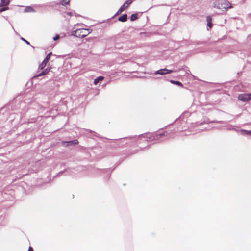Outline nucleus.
Masks as SVG:
<instances>
[{"instance_id":"nucleus-1","label":"nucleus","mask_w":251,"mask_h":251,"mask_svg":"<svg viewBox=\"0 0 251 251\" xmlns=\"http://www.w3.org/2000/svg\"><path fill=\"white\" fill-rule=\"evenodd\" d=\"M167 135L166 131H164L162 133H155L153 135L151 136V134L145 133L141 134L139 135L130 136L126 137L121 138L117 139H109L111 143H116V146L120 148L124 147L125 144L123 142L126 139H135L137 140L140 138H144L146 139H151V140H154L156 143H160L163 141L164 137Z\"/></svg>"},{"instance_id":"nucleus-2","label":"nucleus","mask_w":251,"mask_h":251,"mask_svg":"<svg viewBox=\"0 0 251 251\" xmlns=\"http://www.w3.org/2000/svg\"><path fill=\"white\" fill-rule=\"evenodd\" d=\"M25 107V102H18L17 104H13V108L15 109L14 111L9 109V114L8 115V120L10 122L16 121L15 124L19 122L20 121L23 120L24 119V111H20L21 107Z\"/></svg>"},{"instance_id":"nucleus-3","label":"nucleus","mask_w":251,"mask_h":251,"mask_svg":"<svg viewBox=\"0 0 251 251\" xmlns=\"http://www.w3.org/2000/svg\"><path fill=\"white\" fill-rule=\"evenodd\" d=\"M13 107V102H12L0 109V126L8 120L9 109L11 108L12 111L15 110Z\"/></svg>"},{"instance_id":"nucleus-4","label":"nucleus","mask_w":251,"mask_h":251,"mask_svg":"<svg viewBox=\"0 0 251 251\" xmlns=\"http://www.w3.org/2000/svg\"><path fill=\"white\" fill-rule=\"evenodd\" d=\"M34 112H35V110L32 108H28L26 109L25 111H24L23 123H25L27 121L28 123H35L38 117L36 115H31Z\"/></svg>"},{"instance_id":"nucleus-5","label":"nucleus","mask_w":251,"mask_h":251,"mask_svg":"<svg viewBox=\"0 0 251 251\" xmlns=\"http://www.w3.org/2000/svg\"><path fill=\"white\" fill-rule=\"evenodd\" d=\"M214 7L219 9L227 11L232 7L231 4L227 0H216L214 2Z\"/></svg>"},{"instance_id":"nucleus-6","label":"nucleus","mask_w":251,"mask_h":251,"mask_svg":"<svg viewBox=\"0 0 251 251\" xmlns=\"http://www.w3.org/2000/svg\"><path fill=\"white\" fill-rule=\"evenodd\" d=\"M51 67H48L44 70H41L42 71H38L36 74L34 75L32 79L29 80L26 84V86L27 87H29L33 84V80L38 77L46 75L49 73V72L51 71Z\"/></svg>"},{"instance_id":"nucleus-7","label":"nucleus","mask_w":251,"mask_h":251,"mask_svg":"<svg viewBox=\"0 0 251 251\" xmlns=\"http://www.w3.org/2000/svg\"><path fill=\"white\" fill-rule=\"evenodd\" d=\"M226 116L225 118L226 119H227V121H217V120H213L211 121L209 119H207L206 120H205L203 122H197L196 123V125L197 126H198L199 125H201L203 123H218V124H227L229 122L231 121L233 118V116L230 114L226 113Z\"/></svg>"},{"instance_id":"nucleus-8","label":"nucleus","mask_w":251,"mask_h":251,"mask_svg":"<svg viewBox=\"0 0 251 251\" xmlns=\"http://www.w3.org/2000/svg\"><path fill=\"white\" fill-rule=\"evenodd\" d=\"M132 3V0H127L124 4L120 7L117 12L110 18L107 19L106 21H104L103 23L106 22L110 25L111 23L112 20L117 15L120 14L124 10L127 8Z\"/></svg>"},{"instance_id":"nucleus-9","label":"nucleus","mask_w":251,"mask_h":251,"mask_svg":"<svg viewBox=\"0 0 251 251\" xmlns=\"http://www.w3.org/2000/svg\"><path fill=\"white\" fill-rule=\"evenodd\" d=\"M11 0H0V12H2L9 9L8 5Z\"/></svg>"},{"instance_id":"nucleus-10","label":"nucleus","mask_w":251,"mask_h":251,"mask_svg":"<svg viewBox=\"0 0 251 251\" xmlns=\"http://www.w3.org/2000/svg\"><path fill=\"white\" fill-rule=\"evenodd\" d=\"M238 98L239 100L247 102L251 100V93L240 94L238 95Z\"/></svg>"},{"instance_id":"nucleus-11","label":"nucleus","mask_w":251,"mask_h":251,"mask_svg":"<svg viewBox=\"0 0 251 251\" xmlns=\"http://www.w3.org/2000/svg\"><path fill=\"white\" fill-rule=\"evenodd\" d=\"M53 55L51 52H49L45 57L42 63L39 65L38 69L43 70L47 65V63L50 60V56Z\"/></svg>"},{"instance_id":"nucleus-12","label":"nucleus","mask_w":251,"mask_h":251,"mask_svg":"<svg viewBox=\"0 0 251 251\" xmlns=\"http://www.w3.org/2000/svg\"><path fill=\"white\" fill-rule=\"evenodd\" d=\"M79 141L77 139H73L72 140L67 141H62L61 142L62 145L64 147H68L70 146H73L78 144Z\"/></svg>"},{"instance_id":"nucleus-13","label":"nucleus","mask_w":251,"mask_h":251,"mask_svg":"<svg viewBox=\"0 0 251 251\" xmlns=\"http://www.w3.org/2000/svg\"><path fill=\"white\" fill-rule=\"evenodd\" d=\"M182 41L171 40L169 43V48H171L172 46H173L172 48L175 50H177L180 47L179 44Z\"/></svg>"},{"instance_id":"nucleus-14","label":"nucleus","mask_w":251,"mask_h":251,"mask_svg":"<svg viewBox=\"0 0 251 251\" xmlns=\"http://www.w3.org/2000/svg\"><path fill=\"white\" fill-rule=\"evenodd\" d=\"M59 6V3L56 1H51L43 4L41 5V7H48L51 8L56 7Z\"/></svg>"},{"instance_id":"nucleus-15","label":"nucleus","mask_w":251,"mask_h":251,"mask_svg":"<svg viewBox=\"0 0 251 251\" xmlns=\"http://www.w3.org/2000/svg\"><path fill=\"white\" fill-rule=\"evenodd\" d=\"M206 21H207V30L209 31L213 26L212 24V18L211 16L208 15L206 16Z\"/></svg>"},{"instance_id":"nucleus-16","label":"nucleus","mask_w":251,"mask_h":251,"mask_svg":"<svg viewBox=\"0 0 251 251\" xmlns=\"http://www.w3.org/2000/svg\"><path fill=\"white\" fill-rule=\"evenodd\" d=\"M115 167L114 168L112 169L110 168H107V169H99V170L101 171V172L103 174H107L108 178H110L111 176V173L113 172V171L115 169Z\"/></svg>"},{"instance_id":"nucleus-17","label":"nucleus","mask_w":251,"mask_h":251,"mask_svg":"<svg viewBox=\"0 0 251 251\" xmlns=\"http://www.w3.org/2000/svg\"><path fill=\"white\" fill-rule=\"evenodd\" d=\"M78 30V38H84L88 35L86 28H79Z\"/></svg>"},{"instance_id":"nucleus-18","label":"nucleus","mask_w":251,"mask_h":251,"mask_svg":"<svg viewBox=\"0 0 251 251\" xmlns=\"http://www.w3.org/2000/svg\"><path fill=\"white\" fill-rule=\"evenodd\" d=\"M143 12H136V13L132 14L130 17V21H134L137 20L139 16V15H140V16H141L142 14H143Z\"/></svg>"},{"instance_id":"nucleus-19","label":"nucleus","mask_w":251,"mask_h":251,"mask_svg":"<svg viewBox=\"0 0 251 251\" xmlns=\"http://www.w3.org/2000/svg\"><path fill=\"white\" fill-rule=\"evenodd\" d=\"M239 132L243 136H251V130H246L244 129H239Z\"/></svg>"},{"instance_id":"nucleus-20","label":"nucleus","mask_w":251,"mask_h":251,"mask_svg":"<svg viewBox=\"0 0 251 251\" xmlns=\"http://www.w3.org/2000/svg\"><path fill=\"white\" fill-rule=\"evenodd\" d=\"M127 14L125 13L119 16L118 18V20L121 22H125L127 20Z\"/></svg>"},{"instance_id":"nucleus-21","label":"nucleus","mask_w":251,"mask_h":251,"mask_svg":"<svg viewBox=\"0 0 251 251\" xmlns=\"http://www.w3.org/2000/svg\"><path fill=\"white\" fill-rule=\"evenodd\" d=\"M226 130L228 131L234 130L236 132H239V129H237V126L230 124L227 126Z\"/></svg>"},{"instance_id":"nucleus-22","label":"nucleus","mask_w":251,"mask_h":251,"mask_svg":"<svg viewBox=\"0 0 251 251\" xmlns=\"http://www.w3.org/2000/svg\"><path fill=\"white\" fill-rule=\"evenodd\" d=\"M154 74L160 75H166L165 68L155 71L154 73Z\"/></svg>"},{"instance_id":"nucleus-23","label":"nucleus","mask_w":251,"mask_h":251,"mask_svg":"<svg viewBox=\"0 0 251 251\" xmlns=\"http://www.w3.org/2000/svg\"><path fill=\"white\" fill-rule=\"evenodd\" d=\"M36 10L31 6H27L24 9V12H35Z\"/></svg>"},{"instance_id":"nucleus-24","label":"nucleus","mask_w":251,"mask_h":251,"mask_svg":"<svg viewBox=\"0 0 251 251\" xmlns=\"http://www.w3.org/2000/svg\"><path fill=\"white\" fill-rule=\"evenodd\" d=\"M104 79V77L103 76H99L96 78L94 80V84L95 85H98L100 83V82Z\"/></svg>"},{"instance_id":"nucleus-25","label":"nucleus","mask_w":251,"mask_h":251,"mask_svg":"<svg viewBox=\"0 0 251 251\" xmlns=\"http://www.w3.org/2000/svg\"><path fill=\"white\" fill-rule=\"evenodd\" d=\"M170 82L173 84H175V85H177L178 86H180L181 87H183V84L181 82H180L179 81H178V80H170Z\"/></svg>"},{"instance_id":"nucleus-26","label":"nucleus","mask_w":251,"mask_h":251,"mask_svg":"<svg viewBox=\"0 0 251 251\" xmlns=\"http://www.w3.org/2000/svg\"><path fill=\"white\" fill-rule=\"evenodd\" d=\"M70 170V168H67L66 169H64L62 171H60L59 173H58V174H57L56 176H61L62 174H63L64 173H66V175H70V173L69 172V170Z\"/></svg>"},{"instance_id":"nucleus-27","label":"nucleus","mask_w":251,"mask_h":251,"mask_svg":"<svg viewBox=\"0 0 251 251\" xmlns=\"http://www.w3.org/2000/svg\"><path fill=\"white\" fill-rule=\"evenodd\" d=\"M86 130L88 132L92 133L93 136L97 137L98 138H100V135L96 133L95 131L89 129H87Z\"/></svg>"},{"instance_id":"nucleus-28","label":"nucleus","mask_w":251,"mask_h":251,"mask_svg":"<svg viewBox=\"0 0 251 251\" xmlns=\"http://www.w3.org/2000/svg\"><path fill=\"white\" fill-rule=\"evenodd\" d=\"M70 1V0H61L59 2V4H60L62 6H66L69 4Z\"/></svg>"},{"instance_id":"nucleus-29","label":"nucleus","mask_w":251,"mask_h":251,"mask_svg":"<svg viewBox=\"0 0 251 251\" xmlns=\"http://www.w3.org/2000/svg\"><path fill=\"white\" fill-rule=\"evenodd\" d=\"M78 30H79L78 29H77L71 32V35L78 38V34L79 32Z\"/></svg>"},{"instance_id":"nucleus-30","label":"nucleus","mask_w":251,"mask_h":251,"mask_svg":"<svg viewBox=\"0 0 251 251\" xmlns=\"http://www.w3.org/2000/svg\"><path fill=\"white\" fill-rule=\"evenodd\" d=\"M182 71H183L184 72H185V73L186 74H188L190 72L188 67L185 65H184L183 66H182Z\"/></svg>"},{"instance_id":"nucleus-31","label":"nucleus","mask_w":251,"mask_h":251,"mask_svg":"<svg viewBox=\"0 0 251 251\" xmlns=\"http://www.w3.org/2000/svg\"><path fill=\"white\" fill-rule=\"evenodd\" d=\"M20 39L24 41L25 43L27 45H30V42L29 41H28L27 40L25 39L24 38H23V37H20Z\"/></svg>"},{"instance_id":"nucleus-32","label":"nucleus","mask_w":251,"mask_h":251,"mask_svg":"<svg viewBox=\"0 0 251 251\" xmlns=\"http://www.w3.org/2000/svg\"><path fill=\"white\" fill-rule=\"evenodd\" d=\"M166 75L174 72V70L167 69L165 68Z\"/></svg>"},{"instance_id":"nucleus-33","label":"nucleus","mask_w":251,"mask_h":251,"mask_svg":"<svg viewBox=\"0 0 251 251\" xmlns=\"http://www.w3.org/2000/svg\"><path fill=\"white\" fill-rule=\"evenodd\" d=\"M193 44L195 45H200L203 44L204 43L203 42H201V41H195V42H194Z\"/></svg>"},{"instance_id":"nucleus-34","label":"nucleus","mask_w":251,"mask_h":251,"mask_svg":"<svg viewBox=\"0 0 251 251\" xmlns=\"http://www.w3.org/2000/svg\"><path fill=\"white\" fill-rule=\"evenodd\" d=\"M59 38H60V36H59L58 34H56L55 36H54L53 37V40L54 41H56V40H57Z\"/></svg>"},{"instance_id":"nucleus-35","label":"nucleus","mask_w":251,"mask_h":251,"mask_svg":"<svg viewBox=\"0 0 251 251\" xmlns=\"http://www.w3.org/2000/svg\"><path fill=\"white\" fill-rule=\"evenodd\" d=\"M182 117V114L179 116V117H178V118H176L174 122H173L172 123H171V124L169 125L168 126H170V125H171L172 124H173L175 122H176V121H177L179 119H181Z\"/></svg>"},{"instance_id":"nucleus-36","label":"nucleus","mask_w":251,"mask_h":251,"mask_svg":"<svg viewBox=\"0 0 251 251\" xmlns=\"http://www.w3.org/2000/svg\"><path fill=\"white\" fill-rule=\"evenodd\" d=\"M86 31H87V35H88L89 34L91 33L92 31V29H91V28H87V29L86 28Z\"/></svg>"},{"instance_id":"nucleus-37","label":"nucleus","mask_w":251,"mask_h":251,"mask_svg":"<svg viewBox=\"0 0 251 251\" xmlns=\"http://www.w3.org/2000/svg\"><path fill=\"white\" fill-rule=\"evenodd\" d=\"M73 13H74L73 11V12L70 11V12H66L67 15H69L70 16H72L73 15Z\"/></svg>"},{"instance_id":"nucleus-38","label":"nucleus","mask_w":251,"mask_h":251,"mask_svg":"<svg viewBox=\"0 0 251 251\" xmlns=\"http://www.w3.org/2000/svg\"><path fill=\"white\" fill-rule=\"evenodd\" d=\"M182 70V67H181V68H178L177 70H174V72L178 73V72H180V71H181Z\"/></svg>"},{"instance_id":"nucleus-39","label":"nucleus","mask_w":251,"mask_h":251,"mask_svg":"<svg viewBox=\"0 0 251 251\" xmlns=\"http://www.w3.org/2000/svg\"><path fill=\"white\" fill-rule=\"evenodd\" d=\"M28 251H34V250L31 246H29Z\"/></svg>"},{"instance_id":"nucleus-40","label":"nucleus","mask_w":251,"mask_h":251,"mask_svg":"<svg viewBox=\"0 0 251 251\" xmlns=\"http://www.w3.org/2000/svg\"><path fill=\"white\" fill-rule=\"evenodd\" d=\"M73 12L74 13V14L75 15V16L76 17H79V16H80V15L79 14H78L77 13H75V11H73Z\"/></svg>"},{"instance_id":"nucleus-41","label":"nucleus","mask_w":251,"mask_h":251,"mask_svg":"<svg viewBox=\"0 0 251 251\" xmlns=\"http://www.w3.org/2000/svg\"><path fill=\"white\" fill-rule=\"evenodd\" d=\"M248 40H251V34L249 35L248 36Z\"/></svg>"},{"instance_id":"nucleus-42","label":"nucleus","mask_w":251,"mask_h":251,"mask_svg":"<svg viewBox=\"0 0 251 251\" xmlns=\"http://www.w3.org/2000/svg\"><path fill=\"white\" fill-rule=\"evenodd\" d=\"M241 73H242V72H238L237 74H238V75H239V74H241Z\"/></svg>"},{"instance_id":"nucleus-43","label":"nucleus","mask_w":251,"mask_h":251,"mask_svg":"<svg viewBox=\"0 0 251 251\" xmlns=\"http://www.w3.org/2000/svg\"><path fill=\"white\" fill-rule=\"evenodd\" d=\"M139 77H140V78H145V76H140Z\"/></svg>"},{"instance_id":"nucleus-44","label":"nucleus","mask_w":251,"mask_h":251,"mask_svg":"<svg viewBox=\"0 0 251 251\" xmlns=\"http://www.w3.org/2000/svg\"><path fill=\"white\" fill-rule=\"evenodd\" d=\"M145 148H146V147H145L144 148H140V150H143V149H145Z\"/></svg>"},{"instance_id":"nucleus-45","label":"nucleus","mask_w":251,"mask_h":251,"mask_svg":"<svg viewBox=\"0 0 251 251\" xmlns=\"http://www.w3.org/2000/svg\"><path fill=\"white\" fill-rule=\"evenodd\" d=\"M15 33H16V34H17V35H19V34H18V33L16 31H15Z\"/></svg>"},{"instance_id":"nucleus-46","label":"nucleus","mask_w":251,"mask_h":251,"mask_svg":"<svg viewBox=\"0 0 251 251\" xmlns=\"http://www.w3.org/2000/svg\"><path fill=\"white\" fill-rule=\"evenodd\" d=\"M11 27H12V28L13 29H14V27H13V25H12L11 24Z\"/></svg>"},{"instance_id":"nucleus-47","label":"nucleus","mask_w":251,"mask_h":251,"mask_svg":"<svg viewBox=\"0 0 251 251\" xmlns=\"http://www.w3.org/2000/svg\"><path fill=\"white\" fill-rule=\"evenodd\" d=\"M116 21H117L116 20H114L113 22H116Z\"/></svg>"},{"instance_id":"nucleus-48","label":"nucleus","mask_w":251,"mask_h":251,"mask_svg":"<svg viewBox=\"0 0 251 251\" xmlns=\"http://www.w3.org/2000/svg\"><path fill=\"white\" fill-rule=\"evenodd\" d=\"M250 63H251V62H250Z\"/></svg>"}]
</instances>
